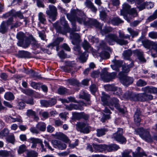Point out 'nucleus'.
Returning <instances> with one entry per match:
<instances>
[{
	"label": "nucleus",
	"mask_w": 157,
	"mask_h": 157,
	"mask_svg": "<svg viewBox=\"0 0 157 157\" xmlns=\"http://www.w3.org/2000/svg\"><path fill=\"white\" fill-rule=\"evenodd\" d=\"M67 18L71 22L72 25V30H70V37L72 39V44L75 45L78 44L80 42V36L77 33L73 31H78L80 30V29L76 28L75 21H77L79 23L83 24L84 25L90 26H94L96 27L99 29H102V25L99 24L95 19H88L86 17L84 13L82 11L78 9H73L71 10L70 13L66 14Z\"/></svg>",
	"instance_id": "obj_1"
},
{
	"label": "nucleus",
	"mask_w": 157,
	"mask_h": 157,
	"mask_svg": "<svg viewBox=\"0 0 157 157\" xmlns=\"http://www.w3.org/2000/svg\"><path fill=\"white\" fill-rule=\"evenodd\" d=\"M102 96H101V100L102 102L103 105H107L112 110L114 109V106L119 111L122 113H124V110L123 109L121 108L119 104L118 100L115 98H113L111 99L109 101L108 100L109 96L106 94L104 92L102 93Z\"/></svg>",
	"instance_id": "obj_2"
},
{
	"label": "nucleus",
	"mask_w": 157,
	"mask_h": 157,
	"mask_svg": "<svg viewBox=\"0 0 157 157\" xmlns=\"http://www.w3.org/2000/svg\"><path fill=\"white\" fill-rule=\"evenodd\" d=\"M105 40L106 42L110 45H113L116 42L120 45H126L128 43L127 40L119 39L116 34H110L105 36Z\"/></svg>",
	"instance_id": "obj_3"
},
{
	"label": "nucleus",
	"mask_w": 157,
	"mask_h": 157,
	"mask_svg": "<svg viewBox=\"0 0 157 157\" xmlns=\"http://www.w3.org/2000/svg\"><path fill=\"white\" fill-rule=\"evenodd\" d=\"M60 21V23L64 26V29H62L59 25V22H57L53 24V26L55 28L57 32L63 34H65L67 30H70V28L64 17H61Z\"/></svg>",
	"instance_id": "obj_4"
},
{
	"label": "nucleus",
	"mask_w": 157,
	"mask_h": 157,
	"mask_svg": "<svg viewBox=\"0 0 157 157\" xmlns=\"http://www.w3.org/2000/svg\"><path fill=\"white\" fill-rule=\"evenodd\" d=\"M135 133L139 135L143 139L147 142L152 141V139L149 133V132L147 130H145L143 128H138L135 131Z\"/></svg>",
	"instance_id": "obj_5"
},
{
	"label": "nucleus",
	"mask_w": 157,
	"mask_h": 157,
	"mask_svg": "<svg viewBox=\"0 0 157 157\" xmlns=\"http://www.w3.org/2000/svg\"><path fill=\"white\" fill-rule=\"evenodd\" d=\"M117 74L115 72L108 73L107 68H104L100 74L101 78L104 81L109 82L115 78Z\"/></svg>",
	"instance_id": "obj_6"
},
{
	"label": "nucleus",
	"mask_w": 157,
	"mask_h": 157,
	"mask_svg": "<svg viewBox=\"0 0 157 157\" xmlns=\"http://www.w3.org/2000/svg\"><path fill=\"white\" fill-rule=\"evenodd\" d=\"M123 129L121 128H118L117 132L113 134L112 138L121 144L125 143L126 140L123 136Z\"/></svg>",
	"instance_id": "obj_7"
},
{
	"label": "nucleus",
	"mask_w": 157,
	"mask_h": 157,
	"mask_svg": "<svg viewBox=\"0 0 157 157\" xmlns=\"http://www.w3.org/2000/svg\"><path fill=\"white\" fill-rule=\"evenodd\" d=\"M153 99V96L150 94L144 92V93L135 94L134 101H142L151 100Z\"/></svg>",
	"instance_id": "obj_8"
},
{
	"label": "nucleus",
	"mask_w": 157,
	"mask_h": 157,
	"mask_svg": "<svg viewBox=\"0 0 157 157\" xmlns=\"http://www.w3.org/2000/svg\"><path fill=\"white\" fill-rule=\"evenodd\" d=\"M57 8L55 6L52 5H49L48 9L46 11V13L52 19V21H54L56 19V17L57 15Z\"/></svg>",
	"instance_id": "obj_9"
},
{
	"label": "nucleus",
	"mask_w": 157,
	"mask_h": 157,
	"mask_svg": "<svg viewBox=\"0 0 157 157\" xmlns=\"http://www.w3.org/2000/svg\"><path fill=\"white\" fill-rule=\"evenodd\" d=\"M130 8V5L125 3L122 5V9L121 10V15L123 16L124 18L128 22L130 21V19L127 17V14L128 13Z\"/></svg>",
	"instance_id": "obj_10"
},
{
	"label": "nucleus",
	"mask_w": 157,
	"mask_h": 157,
	"mask_svg": "<svg viewBox=\"0 0 157 157\" xmlns=\"http://www.w3.org/2000/svg\"><path fill=\"white\" fill-rule=\"evenodd\" d=\"M78 105L73 104H70L69 105H66V108L68 110H71L73 109L82 110H83L82 106L87 105L86 104L84 103L82 101L78 102Z\"/></svg>",
	"instance_id": "obj_11"
},
{
	"label": "nucleus",
	"mask_w": 157,
	"mask_h": 157,
	"mask_svg": "<svg viewBox=\"0 0 157 157\" xmlns=\"http://www.w3.org/2000/svg\"><path fill=\"white\" fill-rule=\"evenodd\" d=\"M78 44H75L76 46H74L73 49L76 52L75 53L76 54L80 56V58L83 62H85L86 61L87 59L86 57V52H84L83 53H82L80 51L81 48L80 46L78 45Z\"/></svg>",
	"instance_id": "obj_12"
},
{
	"label": "nucleus",
	"mask_w": 157,
	"mask_h": 157,
	"mask_svg": "<svg viewBox=\"0 0 157 157\" xmlns=\"http://www.w3.org/2000/svg\"><path fill=\"white\" fill-rule=\"evenodd\" d=\"M133 65V63L132 61L130 64L128 65L126 64L123 65L122 66V71L119 73V75L120 77L125 75L124 74L128 73L130 71V68L132 67Z\"/></svg>",
	"instance_id": "obj_13"
},
{
	"label": "nucleus",
	"mask_w": 157,
	"mask_h": 157,
	"mask_svg": "<svg viewBox=\"0 0 157 157\" xmlns=\"http://www.w3.org/2000/svg\"><path fill=\"white\" fill-rule=\"evenodd\" d=\"M121 82L125 86H128L132 84L133 81V79L131 77L127 76L126 75L120 77Z\"/></svg>",
	"instance_id": "obj_14"
},
{
	"label": "nucleus",
	"mask_w": 157,
	"mask_h": 157,
	"mask_svg": "<svg viewBox=\"0 0 157 157\" xmlns=\"http://www.w3.org/2000/svg\"><path fill=\"white\" fill-rule=\"evenodd\" d=\"M33 144L31 146L32 148H35L36 146V144H40L41 147L42 148V151H46L45 149L44 148V145L43 144L42 140L36 138H32L31 139Z\"/></svg>",
	"instance_id": "obj_15"
},
{
	"label": "nucleus",
	"mask_w": 157,
	"mask_h": 157,
	"mask_svg": "<svg viewBox=\"0 0 157 157\" xmlns=\"http://www.w3.org/2000/svg\"><path fill=\"white\" fill-rule=\"evenodd\" d=\"M141 90L147 93L157 94V88L153 86H147L141 88Z\"/></svg>",
	"instance_id": "obj_16"
},
{
	"label": "nucleus",
	"mask_w": 157,
	"mask_h": 157,
	"mask_svg": "<svg viewBox=\"0 0 157 157\" xmlns=\"http://www.w3.org/2000/svg\"><path fill=\"white\" fill-rule=\"evenodd\" d=\"M52 142L55 147L57 148L60 150H64L67 147V145L65 143L60 141L53 140Z\"/></svg>",
	"instance_id": "obj_17"
},
{
	"label": "nucleus",
	"mask_w": 157,
	"mask_h": 157,
	"mask_svg": "<svg viewBox=\"0 0 157 157\" xmlns=\"http://www.w3.org/2000/svg\"><path fill=\"white\" fill-rule=\"evenodd\" d=\"M112 62L113 63V65H111L112 69L113 70L119 71V68L121 67L123 63V61L121 60H117L114 59L112 60Z\"/></svg>",
	"instance_id": "obj_18"
},
{
	"label": "nucleus",
	"mask_w": 157,
	"mask_h": 157,
	"mask_svg": "<svg viewBox=\"0 0 157 157\" xmlns=\"http://www.w3.org/2000/svg\"><path fill=\"white\" fill-rule=\"evenodd\" d=\"M92 145L96 152H102L104 151H107V145L105 144H93Z\"/></svg>",
	"instance_id": "obj_19"
},
{
	"label": "nucleus",
	"mask_w": 157,
	"mask_h": 157,
	"mask_svg": "<svg viewBox=\"0 0 157 157\" xmlns=\"http://www.w3.org/2000/svg\"><path fill=\"white\" fill-rule=\"evenodd\" d=\"M141 115V112L140 109H137L135 113L134 118L135 122L138 125H139V123L141 121L140 117Z\"/></svg>",
	"instance_id": "obj_20"
},
{
	"label": "nucleus",
	"mask_w": 157,
	"mask_h": 157,
	"mask_svg": "<svg viewBox=\"0 0 157 157\" xmlns=\"http://www.w3.org/2000/svg\"><path fill=\"white\" fill-rule=\"evenodd\" d=\"M56 138L64 140L65 142L67 143L69 141V139L63 134L61 132H57L55 134Z\"/></svg>",
	"instance_id": "obj_21"
},
{
	"label": "nucleus",
	"mask_w": 157,
	"mask_h": 157,
	"mask_svg": "<svg viewBox=\"0 0 157 157\" xmlns=\"http://www.w3.org/2000/svg\"><path fill=\"white\" fill-rule=\"evenodd\" d=\"M135 96V94L132 92L129 91L126 92L123 95V97L124 98L133 101H134Z\"/></svg>",
	"instance_id": "obj_22"
},
{
	"label": "nucleus",
	"mask_w": 157,
	"mask_h": 157,
	"mask_svg": "<svg viewBox=\"0 0 157 157\" xmlns=\"http://www.w3.org/2000/svg\"><path fill=\"white\" fill-rule=\"evenodd\" d=\"M17 45L23 48H26L28 47L30 44V40L29 39L26 38L20 42H18Z\"/></svg>",
	"instance_id": "obj_23"
},
{
	"label": "nucleus",
	"mask_w": 157,
	"mask_h": 157,
	"mask_svg": "<svg viewBox=\"0 0 157 157\" xmlns=\"http://www.w3.org/2000/svg\"><path fill=\"white\" fill-rule=\"evenodd\" d=\"M132 52L130 50L124 51L122 53V56L124 59L131 61L130 56L132 55Z\"/></svg>",
	"instance_id": "obj_24"
},
{
	"label": "nucleus",
	"mask_w": 157,
	"mask_h": 157,
	"mask_svg": "<svg viewBox=\"0 0 157 157\" xmlns=\"http://www.w3.org/2000/svg\"><path fill=\"white\" fill-rule=\"evenodd\" d=\"M136 3L138 5L137 7L140 11L145 8L146 3H145L144 0H136Z\"/></svg>",
	"instance_id": "obj_25"
},
{
	"label": "nucleus",
	"mask_w": 157,
	"mask_h": 157,
	"mask_svg": "<svg viewBox=\"0 0 157 157\" xmlns=\"http://www.w3.org/2000/svg\"><path fill=\"white\" fill-rule=\"evenodd\" d=\"M133 53L137 56L138 59L141 62H146V60L144 58L142 52L138 50H136L133 51Z\"/></svg>",
	"instance_id": "obj_26"
},
{
	"label": "nucleus",
	"mask_w": 157,
	"mask_h": 157,
	"mask_svg": "<svg viewBox=\"0 0 157 157\" xmlns=\"http://www.w3.org/2000/svg\"><path fill=\"white\" fill-rule=\"evenodd\" d=\"M66 67H65V71L67 72L70 71L71 69L70 67H72L75 66V64L73 61H67L65 62Z\"/></svg>",
	"instance_id": "obj_27"
},
{
	"label": "nucleus",
	"mask_w": 157,
	"mask_h": 157,
	"mask_svg": "<svg viewBox=\"0 0 157 157\" xmlns=\"http://www.w3.org/2000/svg\"><path fill=\"white\" fill-rule=\"evenodd\" d=\"M63 40V38H57L53 43L48 45L47 47L48 48H52L54 46L59 45V43L62 41Z\"/></svg>",
	"instance_id": "obj_28"
},
{
	"label": "nucleus",
	"mask_w": 157,
	"mask_h": 157,
	"mask_svg": "<svg viewBox=\"0 0 157 157\" xmlns=\"http://www.w3.org/2000/svg\"><path fill=\"white\" fill-rule=\"evenodd\" d=\"M119 148L118 146L116 144H113L109 145H107V151H111L117 150Z\"/></svg>",
	"instance_id": "obj_29"
},
{
	"label": "nucleus",
	"mask_w": 157,
	"mask_h": 157,
	"mask_svg": "<svg viewBox=\"0 0 157 157\" xmlns=\"http://www.w3.org/2000/svg\"><path fill=\"white\" fill-rule=\"evenodd\" d=\"M110 21L111 23L114 25H118L119 24L123 22V21L118 17H114L111 19Z\"/></svg>",
	"instance_id": "obj_30"
},
{
	"label": "nucleus",
	"mask_w": 157,
	"mask_h": 157,
	"mask_svg": "<svg viewBox=\"0 0 157 157\" xmlns=\"http://www.w3.org/2000/svg\"><path fill=\"white\" fill-rule=\"evenodd\" d=\"M79 98L84 99L86 101H89L90 98V95L83 91H82L80 94Z\"/></svg>",
	"instance_id": "obj_31"
},
{
	"label": "nucleus",
	"mask_w": 157,
	"mask_h": 157,
	"mask_svg": "<svg viewBox=\"0 0 157 157\" xmlns=\"http://www.w3.org/2000/svg\"><path fill=\"white\" fill-rule=\"evenodd\" d=\"M36 128L39 129V130L44 132L46 130V124L43 122H39L36 125Z\"/></svg>",
	"instance_id": "obj_32"
},
{
	"label": "nucleus",
	"mask_w": 157,
	"mask_h": 157,
	"mask_svg": "<svg viewBox=\"0 0 157 157\" xmlns=\"http://www.w3.org/2000/svg\"><path fill=\"white\" fill-rule=\"evenodd\" d=\"M8 26L5 22L3 21L0 25V32L2 33H6L7 31Z\"/></svg>",
	"instance_id": "obj_33"
},
{
	"label": "nucleus",
	"mask_w": 157,
	"mask_h": 157,
	"mask_svg": "<svg viewBox=\"0 0 157 157\" xmlns=\"http://www.w3.org/2000/svg\"><path fill=\"white\" fill-rule=\"evenodd\" d=\"M122 157H135V154L131 151H126L122 154Z\"/></svg>",
	"instance_id": "obj_34"
},
{
	"label": "nucleus",
	"mask_w": 157,
	"mask_h": 157,
	"mask_svg": "<svg viewBox=\"0 0 157 157\" xmlns=\"http://www.w3.org/2000/svg\"><path fill=\"white\" fill-rule=\"evenodd\" d=\"M18 56L20 58H28L29 57V53L26 51H20L18 52Z\"/></svg>",
	"instance_id": "obj_35"
},
{
	"label": "nucleus",
	"mask_w": 157,
	"mask_h": 157,
	"mask_svg": "<svg viewBox=\"0 0 157 157\" xmlns=\"http://www.w3.org/2000/svg\"><path fill=\"white\" fill-rule=\"evenodd\" d=\"M26 115L28 116H33L34 118L36 121L39 119L38 117L36 116V113L35 111H33L32 109L28 110L26 112Z\"/></svg>",
	"instance_id": "obj_36"
},
{
	"label": "nucleus",
	"mask_w": 157,
	"mask_h": 157,
	"mask_svg": "<svg viewBox=\"0 0 157 157\" xmlns=\"http://www.w3.org/2000/svg\"><path fill=\"white\" fill-rule=\"evenodd\" d=\"M86 124L82 122H78L75 124L77 130L78 131H82V128Z\"/></svg>",
	"instance_id": "obj_37"
},
{
	"label": "nucleus",
	"mask_w": 157,
	"mask_h": 157,
	"mask_svg": "<svg viewBox=\"0 0 157 157\" xmlns=\"http://www.w3.org/2000/svg\"><path fill=\"white\" fill-rule=\"evenodd\" d=\"M38 17V19L40 23L43 24H44L46 22L45 16L42 13L40 12L39 13Z\"/></svg>",
	"instance_id": "obj_38"
},
{
	"label": "nucleus",
	"mask_w": 157,
	"mask_h": 157,
	"mask_svg": "<svg viewBox=\"0 0 157 157\" xmlns=\"http://www.w3.org/2000/svg\"><path fill=\"white\" fill-rule=\"evenodd\" d=\"M27 74L30 75L33 78H39L40 77V75H39L37 72H35L32 70H30L28 71L27 72Z\"/></svg>",
	"instance_id": "obj_39"
},
{
	"label": "nucleus",
	"mask_w": 157,
	"mask_h": 157,
	"mask_svg": "<svg viewBox=\"0 0 157 157\" xmlns=\"http://www.w3.org/2000/svg\"><path fill=\"white\" fill-rule=\"evenodd\" d=\"M82 46L83 48L86 51L90 49H91V48L89 43L86 40H84L82 44Z\"/></svg>",
	"instance_id": "obj_40"
},
{
	"label": "nucleus",
	"mask_w": 157,
	"mask_h": 157,
	"mask_svg": "<svg viewBox=\"0 0 157 157\" xmlns=\"http://www.w3.org/2000/svg\"><path fill=\"white\" fill-rule=\"evenodd\" d=\"M104 88L107 91H114L116 89V86L113 85L107 84L104 86Z\"/></svg>",
	"instance_id": "obj_41"
},
{
	"label": "nucleus",
	"mask_w": 157,
	"mask_h": 157,
	"mask_svg": "<svg viewBox=\"0 0 157 157\" xmlns=\"http://www.w3.org/2000/svg\"><path fill=\"white\" fill-rule=\"evenodd\" d=\"M4 98L7 100H13L14 97L13 93L11 92H8L5 94Z\"/></svg>",
	"instance_id": "obj_42"
},
{
	"label": "nucleus",
	"mask_w": 157,
	"mask_h": 157,
	"mask_svg": "<svg viewBox=\"0 0 157 157\" xmlns=\"http://www.w3.org/2000/svg\"><path fill=\"white\" fill-rule=\"evenodd\" d=\"M17 38L18 40V42H20L26 37L25 34L22 32H19L17 35Z\"/></svg>",
	"instance_id": "obj_43"
},
{
	"label": "nucleus",
	"mask_w": 157,
	"mask_h": 157,
	"mask_svg": "<svg viewBox=\"0 0 157 157\" xmlns=\"http://www.w3.org/2000/svg\"><path fill=\"white\" fill-rule=\"evenodd\" d=\"M157 18V9L154 12L153 14L150 16L147 19V21L149 22Z\"/></svg>",
	"instance_id": "obj_44"
},
{
	"label": "nucleus",
	"mask_w": 157,
	"mask_h": 157,
	"mask_svg": "<svg viewBox=\"0 0 157 157\" xmlns=\"http://www.w3.org/2000/svg\"><path fill=\"white\" fill-rule=\"evenodd\" d=\"M26 156L27 157H37L38 153L34 151L31 150L27 152Z\"/></svg>",
	"instance_id": "obj_45"
},
{
	"label": "nucleus",
	"mask_w": 157,
	"mask_h": 157,
	"mask_svg": "<svg viewBox=\"0 0 157 157\" xmlns=\"http://www.w3.org/2000/svg\"><path fill=\"white\" fill-rule=\"evenodd\" d=\"M107 130L105 128L98 129L97 130V135L98 136H101L105 134Z\"/></svg>",
	"instance_id": "obj_46"
},
{
	"label": "nucleus",
	"mask_w": 157,
	"mask_h": 157,
	"mask_svg": "<svg viewBox=\"0 0 157 157\" xmlns=\"http://www.w3.org/2000/svg\"><path fill=\"white\" fill-rule=\"evenodd\" d=\"M153 42L150 41L148 40H146L142 41L144 46L146 48H149L150 46H152V43Z\"/></svg>",
	"instance_id": "obj_47"
},
{
	"label": "nucleus",
	"mask_w": 157,
	"mask_h": 157,
	"mask_svg": "<svg viewBox=\"0 0 157 157\" xmlns=\"http://www.w3.org/2000/svg\"><path fill=\"white\" fill-rule=\"evenodd\" d=\"M127 30L132 37L136 36L138 35V32L135 31L131 28H128Z\"/></svg>",
	"instance_id": "obj_48"
},
{
	"label": "nucleus",
	"mask_w": 157,
	"mask_h": 157,
	"mask_svg": "<svg viewBox=\"0 0 157 157\" xmlns=\"http://www.w3.org/2000/svg\"><path fill=\"white\" fill-rule=\"evenodd\" d=\"M119 37L120 38V39H122L124 40L123 39H129L130 38V36L128 35H125L124 33L121 32L120 30L118 31Z\"/></svg>",
	"instance_id": "obj_49"
},
{
	"label": "nucleus",
	"mask_w": 157,
	"mask_h": 157,
	"mask_svg": "<svg viewBox=\"0 0 157 157\" xmlns=\"http://www.w3.org/2000/svg\"><path fill=\"white\" fill-rule=\"evenodd\" d=\"M147 84V82L141 79H139L136 83V85L140 87L144 86Z\"/></svg>",
	"instance_id": "obj_50"
},
{
	"label": "nucleus",
	"mask_w": 157,
	"mask_h": 157,
	"mask_svg": "<svg viewBox=\"0 0 157 157\" xmlns=\"http://www.w3.org/2000/svg\"><path fill=\"white\" fill-rule=\"evenodd\" d=\"M100 56L101 58L105 59L109 58V57L110 55L107 52L103 51L100 54Z\"/></svg>",
	"instance_id": "obj_51"
},
{
	"label": "nucleus",
	"mask_w": 157,
	"mask_h": 157,
	"mask_svg": "<svg viewBox=\"0 0 157 157\" xmlns=\"http://www.w3.org/2000/svg\"><path fill=\"white\" fill-rule=\"evenodd\" d=\"M132 15L134 17H136L137 15V13L136 10V9L134 8L130 9L128 11V13L127 14V17L128 18V15Z\"/></svg>",
	"instance_id": "obj_52"
},
{
	"label": "nucleus",
	"mask_w": 157,
	"mask_h": 157,
	"mask_svg": "<svg viewBox=\"0 0 157 157\" xmlns=\"http://www.w3.org/2000/svg\"><path fill=\"white\" fill-rule=\"evenodd\" d=\"M58 93L60 94H63L67 92V89L63 87H61L58 89Z\"/></svg>",
	"instance_id": "obj_53"
},
{
	"label": "nucleus",
	"mask_w": 157,
	"mask_h": 157,
	"mask_svg": "<svg viewBox=\"0 0 157 157\" xmlns=\"http://www.w3.org/2000/svg\"><path fill=\"white\" fill-rule=\"evenodd\" d=\"M26 150V146L25 145L23 144L20 146L17 150L19 154H21L24 152Z\"/></svg>",
	"instance_id": "obj_54"
},
{
	"label": "nucleus",
	"mask_w": 157,
	"mask_h": 157,
	"mask_svg": "<svg viewBox=\"0 0 157 157\" xmlns=\"http://www.w3.org/2000/svg\"><path fill=\"white\" fill-rule=\"evenodd\" d=\"M83 127L82 129V131H80L81 132H82L84 133H88L90 132V127L86 124Z\"/></svg>",
	"instance_id": "obj_55"
},
{
	"label": "nucleus",
	"mask_w": 157,
	"mask_h": 157,
	"mask_svg": "<svg viewBox=\"0 0 157 157\" xmlns=\"http://www.w3.org/2000/svg\"><path fill=\"white\" fill-rule=\"evenodd\" d=\"M30 43L35 48H38L40 46L39 44L38 43L37 41L34 38L32 39L31 41H30Z\"/></svg>",
	"instance_id": "obj_56"
},
{
	"label": "nucleus",
	"mask_w": 157,
	"mask_h": 157,
	"mask_svg": "<svg viewBox=\"0 0 157 157\" xmlns=\"http://www.w3.org/2000/svg\"><path fill=\"white\" fill-rule=\"evenodd\" d=\"M67 82L69 84L73 85H77L78 83V81L75 79H68Z\"/></svg>",
	"instance_id": "obj_57"
},
{
	"label": "nucleus",
	"mask_w": 157,
	"mask_h": 157,
	"mask_svg": "<svg viewBox=\"0 0 157 157\" xmlns=\"http://www.w3.org/2000/svg\"><path fill=\"white\" fill-rule=\"evenodd\" d=\"M10 155L9 153L6 151H0V156L2 157H8Z\"/></svg>",
	"instance_id": "obj_58"
},
{
	"label": "nucleus",
	"mask_w": 157,
	"mask_h": 157,
	"mask_svg": "<svg viewBox=\"0 0 157 157\" xmlns=\"http://www.w3.org/2000/svg\"><path fill=\"white\" fill-rule=\"evenodd\" d=\"M82 112L80 113H73V118L77 119L79 120L81 118Z\"/></svg>",
	"instance_id": "obj_59"
},
{
	"label": "nucleus",
	"mask_w": 157,
	"mask_h": 157,
	"mask_svg": "<svg viewBox=\"0 0 157 157\" xmlns=\"http://www.w3.org/2000/svg\"><path fill=\"white\" fill-rule=\"evenodd\" d=\"M148 36L153 39H157V32L153 31L151 32L148 33Z\"/></svg>",
	"instance_id": "obj_60"
},
{
	"label": "nucleus",
	"mask_w": 157,
	"mask_h": 157,
	"mask_svg": "<svg viewBox=\"0 0 157 157\" xmlns=\"http://www.w3.org/2000/svg\"><path fill=\"white\" fill-rule=\"evenodd\" d=\"M13 16L14 17H17L20 19L24 18L22 13L20 11L15 12L13 14Z\"/></svg>",
	"instance_id": "obj_61"
},
{
	"label": "nucleus",
	"mask_w": 157,
	"mask_h": 157,
	"mask_svg": "<svg viewBox=\"0 0 157 157\" xmlns=\"http://www.w3.org/2000/svg\"><path fill=\"white\" fill-rule=\"evenodd\" d=\"M90 90L92 94H94L97 90V87L95 85L92 84L90 86Z\"/></svg>",
	"instance_id": "obj_62"
},
{
	"label": "nucleus",
	"mask_w": 157,
	"mask_h": 157,
	"mask_svg": "<svg viewBox=\"0 0 157 157\" xmlns=\"http://www.w3.org/2000/svg\"><path fill=\"white\" fill-rule=\"evenodd\" d=\"M40 103L42 106L44 107H48L50 106L49 103L48 101L41 100L40 101Z\"/></svg>",
	"instance_id": "obj_63"
},
{
	"label": "nucleus",
	"mask_w": 157,
	"mask_h": 157,
	"mask_svg": "<svg viewBox=\"0 0 157 157\" xmlns=\"http://www.w3.org/2000/svg\"><path fill=\"white\" fill-rule=\"evenodd\" d=\"M22 92L28 95H31L33 94V90L29 89L23 90Z\"/></svg>",
	"instance_id": "obj_64"
}]
</instances>
